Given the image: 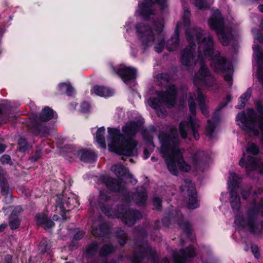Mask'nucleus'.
Here are the masks:
<instances>
[{
    "label": "nucleus",
    "mask_w": 263,
    "mask_h": 263,
    "mask_svg": "<svg viewBox=\"0 0 263 263\" xmlns=\"http://www.w3.org/2000/svg\"><path fill=\"white\" fill-rule=\"evenodd\" d=\"M205 35V33L200 28H192L186 30V37L189 46L181 52L180 61L188 70L194 68L197 62L194 54L196 41L199 45L197 60L199 61L200 67L198 72L194 76V83L196 85L212 86L215 83V79L205 65L202 54L205 59L209 58L211 61V66L217 72H224L230 69V67L227 65L226 59L220 55L219 51H214L212 36Z\"/></svg>",
    "instance_id": "nucleus-1"
},
{
    "label": "nucleus",
    "mask_w": 263,
    "mask_h": 263,
    "mask_svg": "<svg viewBox=\"0 0 263 263\" xmlns=\"http://www.w3.org/2000/svg\"><path fill=\"white\" fill-rule=\"evenodd\" d=\"M161 143L160 153L164 159L169 171L174 175H178V167L182 172H187L191 166L184 161L183 154L179 148L180 141L176 128H172L170 133L159 135Z\"/></svg>",
    "instance_id": "nucleus-2"
},
{
    "label": "nucleus",
    "mask_w": 263,
    "mask_h": 263,
    "mask_svg": "<svg viewBox=\"0 0 263 263\" xmlns=\"http://www.w3.org/2000/svg\"><path fill=\"white\" fill-rule=\"evenodd\" d=\"M255 106L258 115L253 109L249 108L247 110V116L245 112H242L237 115L236 119L239 122L238 125L249 134L258 136L259 130L261 132L260 142L263 146V106L260 101H257Z\"/></svg>",
    "instance_id": "nucleus-3"
},
{
    "label": "nucleus",
    "mask_w": 263,
    "mask_h": 263,
    "mask_svg": "<svg viewBox=\"0 0 263 263\" xmlns=\"http://www.w3.org/2000/svg\"><path fill=\"white\" fill-rule=\"evenodd\" d=\"M155 26L156 35L154 34L150 26L143 23L137 24L136 29L144 49L155 45V51L158 53H161L164 47V39L160 34L164 27L163 21H161L158 23H155Z\"/></svg>",
    "instance_id": "nucleus-4"
},
{
    "label": "nucleus",
    "mask_w": 263,
    "mask_h": 263,
    "mask_svg": "<svg viewBox=\"0 0 263 263\" xmlns=\"http://www.w3.org/2000/svg\"><path fill=\"white\" fill-rule=\"evenodd\" d=\"M108 133V146L110 151L127 157L136 154L137 143L136 140L132 138L124 140V135L120 133V129L116 128L109 127Z\"/></svg>",
    "instance_id": "nucleus-5"
},
{
    "label": "nucleus",
    "mask_w": 263,
    "mask_h": 263,
    "mask_svg": "<svg viewBox=\"0 0 263 263\" xmlns=\"http://www.w3.org/2000/svg\"><path fill=\"white\" fill-rule=\"evenodd\" d=\"M57 117L56 112L51 108L45 106L38 116H35L28 122V130L34 136L46 137L50 135L51 129L46 122Z\"/></svg>",
    "instance_id": "nucleus-6"
},
{
    "label": "nucleus",
    "mask_w": 263,
    "mask_h": 263,
    "mask_svg": "<svg viewBox=\"0 0 263 263\" xmlns=\"http://www.w3.org/2000/svg\"><path fill=\"white\" fill-rule=\"evenodd\" d=\"M262 206V198L258 206L255 205V202L252 203L247 212L246 219L236 216L234 223L239 227L248 230L251 233L254 234L261 233L263 227L262 222L257 219V214Z\"/></svg>",
    "instance_id": "nucleus-7"
},
{
    "label": "nucleus",
    "mask_w": 263,
    "mask_h": 263,
    "mask_svg": "<svg viewBox=\"0 0 263 263\" xmlns=\"http://www.w3.org/2000/svg\"><path fill=\"white\" fill-rule=\"evenodd\" d=\"M157 95L161 101L156 98H151L147 100L148 105L154 108L159 117H163L166 114V111L162 109L163 103L167 107L173 106L176 103L177 89L175 85H169L165 91H158Z\"/></svg>",
    "instance_id": "nucleus-8"
},
{
    "label": "nucleus",
    "mask_w": 263,
    "mask_h": 263,
    "mask_svg": "<svg viewBox=\"0 0 263 263\" xmlns=\"http://www.w3.org/2000/svg\"><path fill=\"white\" fill-rule=\"evenodd\" d=\"M101 211L107 217L114 218H120L123 222L127 226H133L137 219L142 218V214L138 211L133 209H127L124 205L118 206L117 210L114 211L110 208L105 206H101Z\"/></svg>",
    "instance_id": "nucleus-9"
},
{
    "label": "nucleus",
    "mask_w": 263,
    "mask_h": 263,
    "mask_svg": "<svg viewBox=\"0 0 263 263\" xmlns=\"http://www.w3.org/2000/svg\"><path fill=\"white\" fill-rule=\"evenodd\" d=\"M54 198L55 210L60 213L63 221L69 217L68 214L71 211L80 205L78 197L74 194H70L69 196L57 194Z\"/></svg>",
    "instance_id": "nucleus-10"
},
{
    "label": "nucleus",
    "mask_w": 263,
    "mask_h": 263,
    "mask_svg": "<svg viewBox=\"0 0 263 263\" xmlns=\"http://www.w3.org/2000/svg\"><path fill=\"white\" fill-rule=\"evenodd\" d=\"M208 23L210 28L216 31L221 43L224 46L228 45L232 38L231 30L224 27L223 18L218 10L213 11Z\"/></svg>",
    "instance_id": "nucleus-11"
},
{
    "label": "nucleus",
    "mask_w": 263,
    "mask_h": 263,
    "mask_svg": "<svg viewBox=\"0 0 263 263\" xmlns=\"http://www.w3.org/2000/svg\"><path fill=\"white\" fill-rule=\"evenodd\" d=\"M157 255L155 249L152 248L146 241L137 242V247L131 259V263H144L151 260L155 262Z\"/></svg>",
    "instance_id": "nucleus-12"
},
{
    "label": "nucleus",
    "mask_w": 263,
    "mask_h": 263,
    "mask_svg": "<svg viewBox=\"0 0 263 263\" xmlns=\"http://www.w3.org/2000/svg\"><path fill=\"white\" fill-rule=\"evenodd\" d=\"M180 189L182 195L187 199V207L191 209L197 208V193L194 184L189 179H184L181 181Z\"/></svg>",
    "instance_id": "nucleus-13"
},
{
    "label": "nucleus",
    "mask_w": 263,
    "mask_h": 263,
    "mask_svg": "<svg viewBox=\"0 0 263 263\" xmlns=\"http://www.w3.org/2000/svg\"><path fill=\"white\" fill-rule=\"evenodd\" d=\"M200 126V121L191 116L189 117V122L184 121L180 123L179 129L180 135L183 139H186L188 134L191 132L195 140L199 139L198 129Z\"/></svg>",
    "instance_id": "nucleus-14"
},
{
    "label": "nucleus",
    "mask_w": 263,
    "mask_h": 263,
    "mask_svg": "<svg viewBox=\"0 0 263 263\" xmlns=\"http://www.w3.org/2000/svg\"><path fill=\"white\" fill-rule=\"evenodd\" d=\"M205 99V96L201 92L199 88H198L197 90L193 95L190 94L188 103L190 111L192 115L195 116L196 113L195 100H197L202 114L205 116H208L209 111L204 103Z\"/></svg>",
    "instance_id": "nucleus-15"
},
{
    "label": "nucleus",
    "mask_w": 263,
    "mask_h": 263,
    "mask_svg": "<svg viewBox=\"0 0 263 263\" xmlns=\"http://www.w3.org/2000/svg\"><path fill=\"white\" fill-rule=\"evenodd\" d=\"M109 66L111 72L119 76L127 84L136 78V69L133 67H126L123 65L115 67L112 64Z\"/></svg>",
    "instance_id": "nucleus-16"
},
{
    "label": "nucleus",
    "mask_w": 263,
    "mask_h": 263,
    "mask_svg": "<svg viewBox=\"0 0 263 263\" xmlns=\"http://www.w3.org/2000/svg\"><path fill=\"white\" fill-rule=\"evenodd\" d=\"M155 4H159L162 9H164L166 6V0H144L139 5L137 11L144 20H147L150 15L154 14L152 6Z\"/></svg>",
    "instance_id": "nucleus-17"
},
{
    "label": "nucleus",
    "mask_w": 263,
    "mask_h": 263,
    "mask_svg": "<svg viewBox=\"0 0 263 263\" xmlns=\"http://www.w3.org/2000/svg\"><path fill=\"white\" fill-rule=\"evenodd\" d=\"M254 57L258 65L257 76L259 82L263 87V50L258 45L253 47Z\"/></svg>",
    "instance_id": "nucleus-18"
},
{
    "label": "nucleus",
    "mask_w": 263,
    "mask_h": 263,
    "mask_svg": "<svg viewBox=\"0 0 263 263\" xmlns=\"http://www.w3.org/2000/svg\"><path fill=\"white\" fill-rule=\"evenodd\" d=\"M194 248L190 246L188 248L182 249L178 253L177 251L173 252V258L174 263H185L187 257L195 256Z\"/></svg>",
    "instance_id": "nucleus-19"
},
{
    "label": "nucleus",
    "mask_w": 263,
    "mask_h": 263,
    "mask_svg": "<svg viewBox=\"0 0 263 263\" xmlns=\"http://www.w3.org/2000/svg\"><path fill=\"white\" fill-rule=\"evenodd\" d=\"M109 227L106 222L100 221L93 223L92 233L95 236L109 237Z\"/></svg>",
    "instance_id": "nucleus-20"
},
{
    "label": "nucleus",
    "mask_w": 263,
    "mask_h": 263,
    "mask_svg": "<svg viewBox=\"0 0 263 263\" xmlns=\"http://www.w3.org/2000/svg\"><path fill=\"white\" fill-rule=\"evenodd\" d=\"M35 220L37 226L47 230L54 227L55 223L47 215L44 213H38L35 216Z\"/></svg>",
    "instance_id": "nucleus-21"
},
{
    "label": "nucleus",
    "mask_w": 263,
    "mask_h": 263,
    "mask_svg": "<svg viewBox=\"0 0 263 263\" xmlns=\"http://www.w3.org/2000/svg\"><path fill=\"white\" fill-rule=\"evenodd\" d=\"M182 25L181 23L177 24L174 33L167 41L166 47L169 51L175 50L178 48L179 44V30Z\"/></svg>",
    "instance_id": "nucleus-22"
},
{
    "label": "nucleus",
    "mask_w": 263,
    "mask_h": 263,
    "mask_svg": "<svg viewBox=\"0 0 263 263\" xmlns=\"http://www.w3.org/2000/svg\"><path fill=\"white\" fill-rule=\"evenodd\" d=\"M102 181L106 187L112 191L122 192L125 189L124 186L121 185L118 180L111 177L104 176Z\"/></svg>",
    "instance_id": "nucleus-23"
},
{
    "label": "nucleus",
    "mask_w": 263,
    "mask_h": 263,
    "mask_svg": "<svg viewBox=\"0 0 263 263\" xmlns=\"http://www.w3.org/2000/svg\"><path fill=\"white\" fill-rule=\"evenodd\" d=\"M1 194L4 197L5 202L6 204H10L13 202L14 196L12 195L11 190L9 186L8 181L7 180L0 182Z\"/></svg>",
    "instance_id": "nucleus-24"
},
{
    "label": "nucleus",
    "mask_w": 263,
    "mask_h": 263,
    "mask_svg": "<svg viewBox=\"0 0 263 263\" xmlns=\"http://www.w3.org/2000/svg\"><path fill=\"white\" fill-rule=\"evenodd\" d=\"M229 193L230 195L229 200L231 207L235 213H237L241 207L240 199L238 192L233 189H230Z\"/></svg>",
    "instance_id": "nucleus-25"
},
{
    "label": "nucleus",
    "mask_w": 263,
    "mask_h": 263,
    "mask_svg": "<svg viewBox=\"0 0 263 263\" xmlns=\"http://www.w3.org/2000/svg\"><path fill=\"white\" fill-rule=\"evenodd\" d=\"M147 193L143 186L138 187L133 195L132 199L138 205H143L147 200Z\"/></svg>",
    "instance_id": "nucleus-26"
},
{
    "label": "nucleus",
    "mask_w": 263,
    "mask_h": 263,
    "mask_svg": "<svg viewBox=\"0 0 263 263\" xmlns=\"http://www.w3.org/2000/svg\"><path fill=\"white\" fill-rule=\"evenodd\" d=\"M139 130L138 124L135 122H129L122 127V131L125 136L131 138L135 136Z\"/></svg>",
    "instance_id": "nucleus-27"
},
{
    "label": "nucleus",
    "mask_w": 263,
    "mask_h": 263,
    "mask_svg": "<svg viewBox=\"0 0 263 263\" xmlns=\"http://www.w3.org/2000/svg\"><path fill=\"white\" fill-rule=\"evenodd\" d=\"M59 93L66 94L68 96H72L74 93V88L69 82L60 83L57 87Z\"/></svg>",
    "instance_id": "nucleus-28"
},
{
    "label": "nucleus",
    "mask_w": 263,
    "mask_h": 263,
    "mask_svg": "<svg viewBox=\"0 0 263 263\" xmlns=\"http://www.w3.org/2000/svg\"><path fill=\"white\" fill-rule=\"evenodd\" d=\"M71 232L73 233V236L69 245V248L73 250L78 247V241L82 239V230L80 228H76L71 230Z\"/></svg>",
    "instance_id": "nucleus-29"
},
{
    "label": "nucleus",
    "mask_w": 263,
    "mask_h": 263,
    "mask_svg": "<svg viewBox=\"0 0 263 263\" xmlns=\"http://www.w3.org/2000/svg\"><path fill=\"white\" fill-rule=\"evenodd\" d=\"M11 108L5 105H0V125L6 123L10 118Z\"/></svg>",
    "instance_id": "nucleus-30"
},
{
    "label": "nucleus",
    "mask_w": 263,
    "mask_h": 263,
    "mask_svg": "<svg viewBox=\"0 0 263 263\" xmlns=\"http://www.w3.org/2000/svg\"><path fill=\"white\" fill-rule=\"evenodd\" d=\"M228 179L229 191L230 189L237 191L236 189L239 186L241 178L235 173H231Z\"/></svg>",
    "instance_id": "nucleus-31"
},
{
    "label": "nucleus",
    "mask_w": 263,
    "mask_h": 263,
    "mask_svg": "<svg viewBox=\"0 0 263 263\" xmlns=\"http://www.w3.org/2000/svg\"><path fill=\"white\" fill-rule=\"evenodd\" d=\"M111 170L118 177L128 175V177L132 178V175L129 174L128 170L121 164H115L111 166Z\"/></svg>",
    "instance_id": "nucleus-32"
},
{
    "label": "nucleus",
    "mask_w": 263,
    "mask_h": 263,
    "mask_svg": "<svg viewBox=\"0 0 263 263\" xmlns=\"http://www.w3.org/2000/svg\"><path fill=\"white\" fill-rule=\"evenodd\" d=\"M259 164V162L255 157L248 156L246 162V173L249 175V172L255 170Z\"/></svg>",
    "instance_id": "nucleus-33"
},
{
    "label": "nucleus",
    "mask_w": 263,
    "mask_h": 263,
    "mask_svg": "<svg viewBox=\"0 0 263 263\" xmlns=\"http://www.w3.org/2000/svg\"><path fill=\"white\" fill-rule=\"evenodd\" d=\"M178 224L179 227L182 229L185 233L186 236L191 239H194V237L192 234V229L190 224L186 221H184L182 218L178 221Z\"/></svg>",
    "instance_id": "nucleus-34"
},
{
    "label": "nucleus",
    "mask_w": 263,
    "mask_h": 263,
    "mask_svg": "<svg viewBox=\"0 0 263 263\" xmlns=\"http://www.w3.org/2000/svg\"><path fill=\"white\" fill-rule=\"evenodd\" d=\"M93 91L97 95L104 97L111 96L113 93L109 88L101 86H95Z\"/></svg>",
    "instance_id": "nucleus-35"
},
{
    "label": "nucleus",
    "mask_w": 263,
    "mask_h": 263,
    "mask_svg": "<svg viewBox=\"0 0 263 263\" xmlns=\"http://www.w3.org/2000/svg\"><path fill=\"white\" fill-rule=\"evenodd\" d=\"M51 246V241L47 238H43L39 243V249L40 251V253L44 254L45 253H48L50 250Z\"/></svg>",
    "instance_id": "nucleus-36"
},
{
    "label": "nucleus",
    "mask_w": 263,
    "mask_h": 263,
    "mask_svg": "<svg viewBox=\"0 0 263 263\" xmlns=\"http://www.w3.org/2000/svg\"><path fill=\"white\" fill-rule=\"evenodd\" d=\"M116 238L118 243L121 246H124L128 239V236L126 233L121 229H119L117 231Z\"/></svg>",
    "instance_id": "nucleus-37"
},
{
    "label": "nucleus",
    "mask_w": 263,
    "mask_h": 263,
    "mask_svg": "<svg viewBox=\"0 0 263 263\" xmlns=\"http://www.w3.org/2000/svg\"><path fill=\"white\" fill-rule=\"evenodd\" d=\"M105 128L102 127L99 128L96 133V140L97 142L103 148L106 147L105 140L104 137L105 134Z\"/></svg>",
    "instance_id": "nucleus-38"
},
{
    "label": "nucleus",
    "mask_w": 263,
    "mask_h": 263,
    "mask_svg": "<svg viewBox=\"0 0 263 263\" xmlns=\"http://www.w3.org/2000/svg\"><path fill=\"white\" fill-rule=\"evenodd\" d=\"M116 248L110 244H106L102 247L100 249L99 255L101 257L106 256L114 252Z\"/></svg>",
    "instance_id": "nucleus-39"
},
{
    "label": "nucleus",
    "mask_w": 263,
    "mask_h": 263,
    "mask_svg": "<svg viewBox=\"0 0 263 263\" xmlns=\"http://www.w3.org/2000/svg\"><path fill=\"white\" fill-rule=\"evenodd\" d=\"M252 93L251 89L249 88L240 97V104L236 106L238 109H241L245 107L246 102L249 99Z\"/></svg>",
    "instance_id": "nucleus-40"
},
{
    "label": "nucleus",
    "mask_w": 263,
    "mask_h": 263,
    "mask_svg": "<svg viewBox=\"0 0 263 263\" xmlns=\"http://www.w3.org/2000/svg\"><path fill=\"white\" fill-rule=\"evenodd\" d=\"M29 148V144L27 139L20 137L17 141V149L22 153L26 152Z\"/></svg>",
    "instance_id": "nucleus-41"
},
{
    "label": "nucleus",
    "mask_w": 263,
    "mask_h": 263,
    "mask_svg": "<svg viewBox=\"0 0 263 263\" xmlns=\"http://www.w3.org/2000/svg\"><path fill=\"white\" fill-rule=\"evenodd\" d=\"M22 220L20 217H9V226L11 230H15L20 227Z\"/></svg>",
    "instance_id": "nucleus-42"
},
{
    "label": "nucleus",
    "mask_w": 263,
    "mask_h": 263,
    "mask_svg": "<svg viewBox=\"0 0 263 263\" xmlns=\"http://www.w3.org/2000/svg\"><path fill=\"white\" fill-rule=\"evenodd\" d=\"M96 159V156L93 152L83 149V161L90 163L94 162Z\"/></svg>",
    "instance_id": "nucleus-43"
},
{
    "label": "nucleus",
    "mask_w": 263,
    "mask_h": 263,
    "mask_svg": "<svg viewBox=\"0 0 263 263\" xmlns=\"http://www.w3.org/2000/svg\"><path fill=\"white\" fill-rule=\"evenodd\" d=\"M64 148L67 149L68 153H72L76 157L79 158L81 161H82V149H74L72 145H66L64 146Z\"/></svg>",
    "instance_id": "nucleus-44"
},
{
    "label": "nucleus",
    "mask_w": 263,
    "mask_h": 263,
    "mask_svg": "<svg viewBox=\"0 0 263 263\" xmlns=\"http://www.w3.org/2000/svg\"><path fill=\"white\" fill-rule=\"evenodd\" d=\"M246 152L256 156L259 153V148L254 143L249 142L246 148Z\"/></svg>",
    "instance_id": "nucleus-45"
},
{
    "label": "nucleus",
    "mask_w": 263,
    "mask_h": 263,
    "mask_svg": "<svg viewBox=\"0 0 263 263\" xmlns=\"http://www.w3.org/2000/svg\"><path fill=\"white\" fill-rule=\"evenodd\" d=\"M204 155V153L202 151H198L194 155L193 157V162L196 166L200 164Z\"/></svg>",
    "instance_id": "nucleus-46"
},
{
    "label": "nucleus",
    "mask_w": 263,
    "mask_h": 263,
    "mask_svg": "<svg viewBox=\"0 0 263 263\" xmlns=\"http://www.w3.org/2000/svg\"><path fill=\"white\" fill-rule=\"evenodd\" d=\"M42 151L40 149H36L34 153L29 157V160L31 162H35L37 161L39 159L42 158Z\"/></svg>",
    "instance_id": "nucleus-47"
},
{
    "label": "nucleus",
    "mask_w": 263,
    "mask_h": 263,
    "mask_svg": "<svg viewBox=\"0 0 263 263\" xmlns=\"http://www.w3.org/2000/svg\"><path fill=\"white\" fill-rule=\"evenodd\" d=\"M157 79L160 81L159 85L164 86L168 82L169 76L167 73H161L158 75Z\"/></svg>",
    "instance_id": "nucleus-48"
},
{
    "label": "nucleus",
    "mask_w": 263,
    "mask_h": 263,
    "mask_svg": "<svg viewBox=\"0 0 263 263\" xmlns=\"http://www.w3.org/2000/svg\"><path fill=\"white\" fill-rule=\"evenodd\" d=\"M194 3L199 9H206L210 7V4L204 0H195Z\"/></svg>",
    "instance_id": "nucleus-49"
},
{
    "label": "nucleus",
    "mask_w": 263,
    "mask_h": 263,
    "mask_svg": "<svg viewBox=\"0 0 263 263\" xmlns=\"http://www.w3.org/2000/svg\"><path fill=\"white\" fill-rule=\"evenodd\" d=\"M190 12L188 8L184 9V13L182 16L183 23L184 26H189L190 24Z\"/></svg>",
    "instance_id": "nucleus-50"
},
{
    "label": "nucleus",
    "mask_w": 263,
    "mask_h": 263,
    "mask_svg": "<svg viewBox=\"0 0 263 263\" xmlns=\"http://www.w3.org/2000/svg\"><path fill=\"white\" fill-rule=\"evenodd\" d=\"M0 162L3 165H13V162L12 161L10 156L8 154H4L2 155L0 158Z\"/></svg>",
    "instance_id": "nucleus-51"
},
{
    "label": "nucleus",
    "mask_w": 263,
    "mask_h": 263,
    "mask_svg": "<svg viewBox=\"0 0 263 263\" xmlns=\"http://www.w3.org/2000/svg\"><path fill=\"white\" fill-rule=\"evenodd\" d=\"M98 248V243H92L86 249V254L88 256L93 255L97 251Z\"/></svg>",
    "instance_id": "nucleus-52"
},
{
    "label": "nucleus",
    "mask_w": 263,
    "mask_h": 263,
    "mask_svg": "<svg viewBox=\"0 0 263 263\" xmlns=\"http://www.w3.org/2000/svg\"><path fill=\"white\" fill-rule=\"evenodd\" d=\"M23 211V208L21 205H17L14 207L12 212L9 217H19L20 214Z\"/></svg>",
    "instance_id": "nucleus-53"
},
{
    "label": "nucleus",
    "mask_w": 263,
    "mask_h": 263,
    "mask_svg": "<svg viewBox=\"0 0 263 263\" xmlns=\"http://www.w3.org/2000/svg\"><path fill=\"white\" fill-rule=\"evenodd\" d=\"M215 126L212 123L210 120L208 121V125L206 127V131L207 135L209 137H212V134L214 130Z\"/></svg>",
    "instance_id": "nucleus-54"
},
{
    "label": "nucleus",
    "mask_w": 263,
    "mask_h": 263,
    "mask_svg": "<svg viewBox=\"0 0 263 263\" xmlns=\"http://www.w3.org/2000/svg\"><path fill=\"white\" fill-rule=\"evenodd\" d=\"M232 100V97L231 96H228L226 98V100H227V102H225V103H222L220 104L219 106V108L218 109H217L215 112V115H216V114L219 112L223 107L226 106L227 104L228 103V102H230Z\"/></svg>",
    "instance_id": "nucleus-55"
},
{
    "label": "nucleus",
    "mask_w": 263,
    "mask_h": 263,
    "mask_svg": "<svg viewBox=\"0 0 263 263\" xmlns=\"http://www.w3.org/2000/svg\"><path fill=\"white\" fill-rule=\"evenodd\" d=\"M161 200L159 197H154L153 199V204L155 207L159 210L161 208Z\"/></svg>",
    "instance_id": "nucleus-56"
},
{
    "label": "nucleus",
    "mask_w": 263,
    "mask_h": 263,
    "mask_svg": "<svg viewBox=\"0 0 263 263\" xmlns=\"http://www.w3.org/2000/svg\"><path fill=\"white\" fill-rule=\"evenodd\" d=\"M251 250L253 254L254 255V256L258 258L259 257V253L258 252V247L256 246H252L251 247Z\"/></svg>",
    "instance_id": "nucleus-57"
},
{
    "label": "nucleus",
    "mask_w": 263,
    "mask_h": 263,
    "mask_svg": "<svg viewBox=\"0 0 263 263\" xmlns=\"http://www.w3.org/2000/svg\"><path fill=\"white\" fill-rule=\"evenodd\" d=\"M12 258L13 256L11 254L6 255L4 258V263H13Z\"/></svg>",
    "instance_id": "nucleus-58"
},
{
    "label": "nucleus",
    "mask_w": 263,
    "mask_h": 263,
    "mask_svg": "<svg viewBox=\"0 0 263 263\" xmlns=\"http://www.w3.org/2000/svg\"><path fill=\"white\" fill-rule=\"evenodd\" d=\"M108 197L106 194L104 193H101L100 195L99 198V202L100 203H103L104 202L107 201L108 200Z\"/></svg>",
    "instance_id": "nucleus-59"
},
{
    "label": "nucleus",
    "mask_w": 263,
    "mask_h": 263,
    "mask_svg": "<svg viewBox=\"0 0 263 263\" xmlns=\"http://www.w3.org/2000/svg\"><path fill=\"white\" fill-rule=\"evenodd\" d=\"M90 109V105L88 102H83V113L89 112Z\"/></svg>",
    "instance_id": "nucleus-60"
},
{
    "label": "nucleus",
    "mask_w": 263,
    "mask_h": 263,
    "mask_svg": "<svg viewBox=\"0 0 263 263\" xmlns=\"http://www.w3.org/2000/svg\"><path fill=\"white\" fill-rule=\"evenodd\" d=\"M7 180L5 177L4 170L2 168H0V182Z\"/></svg>",
    "instance_id": "nucleus-61"
},
{
    "label": "nucleus",
    "mask_w": 263,
    "mask_h": 263,
    "mask_svg": "<svg viewBox=\"0 0 263 263\" xmlns=\"http://www.w3.org/2000/svg\"><path fill=\"white\" fill-rule=\"evenodd\" d=\"M250 190L243 191L241 192V195H242L243 198L246 199L247 198V197L249 196V195L250 194Z\"/></svg>",
    "instance_id": "nucleus-62"
},
{
    "label": "nucleus",
    "mask_w": 263,
    "mask_h": 263,
    "mask_svg": "<svg viewBox=\"0 0 263 263\" xmlns=\"http://www.w3.org/2000/svg\"><path fill=\"white\" fill-rule=\"evenodd\" d=\"M142 135L144 137V138L145 139H147L148 140H150L151 139V137H149V136H147V130L146 129H143L142 131Z\"/></svg>",
    "instance_id": "nucleus-63"
},
{
    "label": "nucleus",
    "mask_w": 263,
    "mask_h": 263,
    "mask_svg": "<svg viewBox=\"0 0 263 263\" xmlns=\"http://www.w3.org/2000/svg\"><path fill=\"white\" fill-rule=\"evenodd\" d=\"M245 158V154L243 153L242 157L241 158V159L240 160V161L239 162V164L241 166H243L245 165V161H244Z\"/></svg>",
    "instance_id": "nucleus-64"
}]
</instances>
